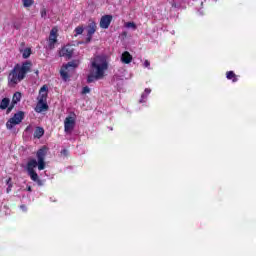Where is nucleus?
Here are the masks:
<instances>
[{"label": "nucleus", "instance_id": "1", "mask_svg": "<svg viewBox=\"0 0 256 256\" xmlns=\"http://www.w3.org/2000/svg\"><path fill=\"white\" fill-rule=\"evenodd\" d=\"M31 67H33L31 61H25L22 65L16 64L8 75V85L15 87L18 83H21L27 77V73H31Z\"/></svg>", "mask_w": 256, "mask_h": 256}, {"label": "nucleus", "instance_id": "2", "mask_svg": "<svg viewBox=\"0 0 256 256\" xmlns=\"http://www.w3.org/2000/svg\"><path fill=\"white\" fill-rule=\"evenodd\" d=\"M109 68V64H107V60L101 57H95L90 65V73L87 76V83H95V81H99V79H103L105 77V71Z\"/></svg>", "mask_w": 256, "mask_h": 256}, {"label": "nucleus", "instance_id": "3", "mask_svg": "<svg viewBox=\"0 0 256 256\" xmlns=\"http://www.w3.org/2000/svg\"><path fill=\"white\" fill-rule=\"evenodd\" d=\"M47 151H49L47 146H42L40 149H38L36 153L38 162L36 159H30L26 167L28 172L35 171L36 167H38L39 171H43L45 169V157H47Z\"/></svg>", "mask_w": 256, "mask_h": 256}, {"label": "nucleus", "instance_id": "4", "mask_svg": "<svg viewBox=\"0 0 256 256\" xmlns=\"http://www.w3.org/2000/svg\"><path fill=\"white\" fill-rule=\"evenodd\" d=\"M80 63L81 62L79 60H72L62 66V68L60 70V75H61L63 81H67V79H69L70 71H75V69H77V67H79Z\"/></svg>", "mask_w": 256, "mask_h": 256}, {"label": "nucleus", "instance_id": "5", "mask_svg": "<svg viewBox=\"0 0 256 256\" xmlns=\"http://www.w3.org/2000/svg\"><path fill=\"white\" fill-rule=\"evenodd\" d=\"M25 119V112L19 111L6 122V128L11 131L15 125H19Z\"/></svg>", "mask_w": 256, "mask_h": 256}, {"label": "nucleus", "instance_id": "6", "mask_svg": "<svg viewBox=\"0 0 256 256\" xmlns=\"http://www.w3.org/2000/svg\"><path fill=\"white\" fill-rule=\"evenodd\" d=\"M59 29L57 27H53L50 31L48 38V49H55V44L57 43V37H59Z\"/></svg>", "mask_w": 256, "mask_h": 256}, {"label": "nucleus", "instance_id": "7", "mask_svg": "<svg viewBox=\"0 0 256 256\" xmlns=\"http://www.w3.org/2000/svg\"><path fill=\"white\" fill-rule=\"evenodd\" d=\"M75 53V49L71 45H65L59 51V57H64V59H71Z\"/></svg>", "mask_w": 256, "mask_h": 256}, {"label": "nucleus", "instance_id": "8", "mask_svg": "<svg viewBox=\"0 0 256 256\" xmlns=\"http://www.w3.org/2000/svg\"><path fill=\"white\" fill-rule=\"evenodd\" d=\"M73 129H75V118L68 116L64 120V131L65 133H73Z\"/></svg>", "mask_w": 256, "mask_h": 256}, {"label": "nucleus", "instance_id": "9", "mask_svg": "<svg viewBox=\"0 0 256 256\" xmlns=\"http://www.w3.org/2000/svg\"><path fill=\"white\" fill-rule=\"evenodd\" d=\"M111 21H113L112 15H104L100 19V27L101 29H109V25H111Z\"/></svg>", "mask_w": 256, "mask_h": 256}, {"label": "nucleus", "instance_id": "10", "mask_svg": "<svg viewBox=\"0 0 256 256\" xmlns=\"http://www.w3.org/2000/svg\"><path fill=\"white\" fill-rule=\"evenodd\" d=\"M48 88L47 85H44L40 88L39 90V95H38V101L39 103H45L47 102V96H48Z\"/></svg>", "mask_w": 256, "mask_h": 256}, {"label": "nucleus", "instance_id": "11", "mask_svg": "<svg viewBox=\"0 0 256 256\" xmlns=\"http://www.w3.org/2000/svg\"><path fill=\"white\" fill-rule=\"evenodd\" d=\"M122 63H125L126 65H129L133 61V56H131V53L128 51H125L121 56Z\"/></svg>", "mask_w": 256, "mask_h": 256}, {"label": "nucleus", "instance_id": "12", "mask_svg": "<svg viewBox=\"0 0 256 256\" xmlns=\"http://www.w3.org/2000/svg\"><path fill=\"white\" fill-rule=\"evenodd\" d=\"M49 109V105H47V102H39L36 107L37 113H42V111H47Z\"/></svg>", "mask_w": 256, "mask_h": 256}, {"label": "nucleus", "instance_id": "13", "mask_svg": "<svg viewBox=\"0 0 256 256\" xmlns=\"http://www.w3.org/2000/svg\"><path fill=\"white\" fill-rule=\"evenodd\" d=\"M97 31V23L95 22H91L88 25V29H87V35H95V32Z\"/></svg>", "mask_w": 256, "mask_h": 256}, {"label": "nucleus", "instance_id": "14", "mask_svg": "<svg viewBox=\"0 0 256 256\" xmlns=\"http://www.w3.org/2000/svg\"><path fill=\"white\" fill-rule=\"evenodd\" d=\"M226 79H228L229 81H232V83H237V81L239 80L235 75V72L233 71L226 72Z\"/></svg>", "mask_w": 256, "mask_h": 256}, {"label": "nucleus", "instance_id": "15", "mask_svg": "<svg viewBox=\"0 0 256 256\" xmlns=\"http://www.w3.org/2000/svg\"><path fill=\"white\" fill-rule=\"evenodd\" d=\"M45 135V129L43 127H36V130L34 132L35 139H41Z\"/></svg>", "mask_w": 256, "mask_h": 256}, {"label": "nucleus", "instance_id": "16", "mask_svg": "<svg viewBox=\"0 0 256 256\" xmlns=\"http://www.w3.org/2000/svg\"><path fill=\"white\" fill-rule=\"evenodd\" d=\"M9 103H11V100H9V98H3L0 103V109H2V111H5V109L9 107Z\"/></svg>", "mask_w": 256, "mask_h": 256}, {"label": "nucleus", "instance_id": "17", "mask_svg": "<svg viewBox=\"0 0 256 256\" xmlns=\"http://www.w3.org/2000/svg\"><path fill=\"white\" fill-rule=\"evenodd\" d=\"M19 101H21V92H15L12 97L11 103H13V105H17V103H19Z\"/></svg>", "mask_w": 256, "mask_h": 256}, {"label": "nucleus", "instance_id": "18", "mask_svg": "<svg viewBox=\"0 0 256 256\" xmlns=\"http://www.w3.org/2000/svg\"><path fill=\"white\" fill-rule=\"evenodd\" d=\"M150 93H151V89L146 88L144 90V93L141 95V99L139 100V103H145V99H147V95H149Z\"/></svg>", "mask_w": 256, "mask_h": 256}, {"label": "nucleus", "instance_id": "19", "mask_svg": "<svg viewBox=\"0 0 256 256\" xmlns=\"http://www.w3.org/2000/svg\"><path fill=\"white\" fill-rule=\"evenodd\" d=\"M28 175H29L30 179L34 182H36L39 179V174H37V172H35V170L28 172Z\"/></svg>", "mask_w": 256, "mask_h": 256}, {"label": "nucleus", "instance_id": "20", "mask_svg": "<svg viewBox=\"0 0 256 256\" xmlns=\"http://www.w3.org/2000/svg\"><path fill=\"white\" fill-rule=\"evenodd\" d=\"M83 31H85V28L83 26H78L74 30V37H78V35H83Z\"/></svg>", "mask_w": 256, "mask_h": 256}, {"label": "nucleus", "instance_id": "21", "mask_svg": "<svg viewBox=\"0 0 256 256\" xmlns=\"http://www.w3.org/2000/svg\"><path fill=\"white\" fill-rule=\"evenodd\" d=\"M22 57L23 59H29V57H31V48L24 49L22 53Z\"/></svg>", "mask_w": 256, "mask_h": 256}, {"label": "nucleus", "instance_id": "22", "mask_svg": "<svg viewBox=\"0 0 256 256\" xmlns=\"http://www.w3.org/2000/svg\"><path fill=\"white\" fill-rule=\"evenodd\" d=\"M23 6L24 7H31L35 1L33 0H22Z\"/></svg>", "mask_w": 256, "mask_h": 256}, {"label": "nucleus", "instance_id": "23", "mask_svg": "<svg viewBox=\"0 0 256 256\" xmlns=\"http://www.w3.org/2000/svg\"><path fill=\"white\" fill-rule=\"evenodd\" d=\"M126 27L128 28V29H137V24H135V22H128V23H126Z\"/></svg>", "mask_w": 256, "mask_h": 256}, {"label": "nucleus", "instance_id": "24", "mask_svg": "<svg viewBox=\"0 0 256 256\" xmlns=\"http://www.w3.org/2000/svg\"><path fill=\"white\" fill-rule=\"evenodd\" d=\"M87 93H91V88H89L88 86H85L82 89V95H87Z\"/></svg>", "mask_w": 256, "mask_h": 256}, {"label": "nucleus", "instance_id": "25", "mask_svg": "<svg viewBox=\"0 0 256 256\" xmlns=\"http://www.w3.org/2000/svg\"><path fill=\"white\" fill-rule=\"evenodd\" d=\"M14 107H15V104H13V102H11V105L7 107L6 113L7 114L11 113V111H13Z\"/></svg>", "mask_w": 256, "mask_h": 256}, {"label": "nucleus", "instance_id": "26", "mask_svg": "<svg viewBox=\"0 0 256 256\" xmlns=\"http://www.w3.org/2000/svg\"><path fill=\"white\" fill-rule=\"evenodd\" d=\"M40 13H41V17H42V18L47 17V9L42 8L41 11H40Z\"/></svg>", "mask_w": 256, "mask_h": 256}, {"label": "nucleus", "instance_id": "27", "mask_svg": "<svg viewBox=\"0 0 256 256\" xmlns=\"http://www.w3.org/2000/svg\"><path fill=\"white\" fill-rule=\"evenodd\" d=\"M61 155H63L64 157H68L69 156V150H67V149H63V150H61Z\"/></svg>", "mask_w": 256, "mask_h": 256}, {"label": "nucleus", "instance_id": "28", "mask_svg": "<svg viewBox=\"0 0 256 256\" xmlns=\"http://www.w3.org/2000/svg\"><path fill=\"white\" fill-rule=\"evenodd\" d=\"M143 65L144 67L149 68L151 67V62H149V60H145Z\"/></svg>", "mask_w": 256, "mask_h": 256}, {"label": "nucleus", "instance_id": "29", "mask_svg": "<svg viewBox=\"0 0 256 256\" xmlns=\"http://www.w3.org/2000/svg\"><path fill=\"white\" fill-rule=\"evenodd\" d=\"M92 39H93V36L87 34L86 43H91Z\"/></svg>", "mask_w": 256, "mask_h": 256}, {"label": "nucleus", "instance_id": "30", "mask_svg": "<svg viewBox=\"0 0 256 256\" xmlns=\"http://www.w3.org/2000/svg\"><path fill=\"white\" fill-rule=\"evenodd\" d=\"M35 183H37V185H39V187H42V185H43V180H41V179H37L36 181H35Z\"/></svg>", "mask_w": 256, "mask_h": 256}, {"label": "nucleus", "instance_id": "31", "mask_svg": "<svg viewBox=\"0 0 256 256\" xmlns=\"http://www.w3.org/2000/svg\"><path fill=\"white\" fill-rule=\"evenodd\" d=\"M13 189V184H9V186L6 189V193H9Z\"/></svg>", "mask_w": 256, "mask_h": 256}, {"label": "nucleus", "instance_id": "32", "mask_svg": "<svg viewBox=\"0 0 256 256\" xmlns=\"http://www.w3.org/2000/svg\"><path fill=\"white\" fill-rule=\"evenodd\" d=\"M11 181H12V179H11V177L10 178H8L7 180H6V185H13V183H11Z\"/></svg>", "mask_w": 256, "mask_h": 256}, {"label": "nucleus", "instance_id": "33", "mask_svg": "<svg viewBox=\"0 0 256 256\" xmlns=\"http://www.w3.org/2000/svg\"><path fill=\"white\" fill-rule=\"evenodd\" d=\"M30 129H31V126L29 125L26 127L25 131H30Z\"/></svg>", "mask_w": 256, "mask_h": 256}, {"label": "nucleus", "instance_id": "34", "mask_svg": "<svg viewBox=\"0 0 256 256\" xmlns=\"http://www.w3.org/2000/svg\"><path fill=\"white\" fill-rule=\"evenodd\" d=\"M27 191H30V192L32 191L31 186L27 187Z\"/></svg>", "mask_w": 256, "mask_h": 256}]
</instances>
